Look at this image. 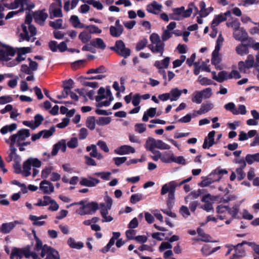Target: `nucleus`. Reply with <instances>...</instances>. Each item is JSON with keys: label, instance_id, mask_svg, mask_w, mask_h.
I'll return each mask as SVG.
<instances>
[{"label": "nucleus", "instance_id": "2", "mask_svg": "<svg viewBox=\"0 0 259 259\" xmlns=\"http://www.w3.org/2000/svg\"><path fill=\"white\" fill-rule=\"evenodd\" d=\"M178 185L176 182L171 181L168 183L164 184L161 189V194L165 195L168 193L167 205L169 208L173 206L175 199V192Z\"/></svg>", "mask_w": 259, "mask_h": 259}, {"label": "nucleus", "instance_id": "52", "mask_svg": "<svg viewBox=\"0 0 259 259\" xmlns=\"http://www.w3.org/2000/svg\"><path fill=\"white\" fill-rule=\"evenodd\" d=\"M106 72V69L103 66H101L99 67L96 69H91L87 72L88 74L91 73H102Z\"/></svg>", "mask_w": 259, "mask_h": 259}, {"label": "nucleus", "instance_id": "53", "mask_svg": "<svg viewBox=\"0 0 259 259\" xmlns=\"http://www.w3.org/2000/svg\"><path fill=\"white\" fill-rule=\"evenodd\" d=\"M73 81L71 79L66 80L63 82V87L65 89V91L70 90L73 88Z\"/></svg>", "mask_w": 259, "mask_h": 259}, {"label": "nucleus", "instance_id": "12", "mask_svg": "<svg viewBox=\"0 0 259 259\" xmlns=\"http://www.w3.org/2000/svg\"><path fill=\"white\" fill-rule=\"evenodd\" d=\"M15 51L12 48L2 47L0 49V59L7 61L14 56Z\"/></svg>", "mask_w": 259, "mask_h": 259}, {"label": "nucleus", "instance_id": "60", "mask_svg": "<svg viewBox=\"0 0 259 259\" xmlns=\"http://www.w3.org/2000/svg\"><path fill=\"white\" fill-rule=\"evenodd\" d=\"M173 33V32H170L166 29L164 30L161 35L162 41H164L167 40L168 39L171 37Z\"/></svg>", "mask_w": 259, "mask_h": 259}, {"label": "nucleus", "instance_id": "29", "mask_svg": "<svg viewBox=\"0 0 259 259\" xmlns=\"http://www.w3.org/2000/svg\"><path fill=\"white\" fill-rule=\"evenodd\" d=\"M67 243L68 245L72 248L80 249L83 247V243L82 242H76L75 240L72 238H69L68 239Z\"/></svg>", "mask_w": 259, "mask_h": 259}, {"label": "nucleus", "instance_id": "59", "mask_svg": "<svg viewBox=\"0 0 259 259\" xmlns=\"http://www.w3.org/2000/svg\"><path fill=\"white\" fill-rule=\"evenodd\" d=\"M88 135V131L87 128L83 127L79 130L78 136L80 140L85 139Z\"/></svg>", "mask_w": 259, "mask_h": 259}, {"label": "nucleus", "instance_id": "55", "mask_svg": "<svg viewBox=\"0 0 259 259\" xmlns=\"http://www.w3.org/2000/svg\"><path fill=\"white\" fill-rule=\"evenodd\" d=\"M211 237L208 234L204 233L200 238L194 239V240L197 241H203L205 242H213L210 239ZM214 242H216L215 241Z\"/></svg>", "mask_w": 259, "mask_h": 259}, {"label": "nucleus", "instance_id": "23", "mask_svg": "<svg viewBox=\"0 0 259 259\" xmlns=\"http://www.w3.org/2000/svg\"><path fill=\"white\" fill-rule=\"evenodd\" d=\"M212 176H213V174L211 173L208 177L205 178L201 182L199 183L198 186L201 187H204L209 185L210 184H212L214 182L219 181L221 179V177H219V178H217L216 179H213L211 178Z\"/></svg>", "mask_w": 259, "mask_h": 259}, {"label": "nucleus", "instance_id": "30", "mask_svg": "<svg viewBox=\"0 0 259 259\" xmlns=\"http://www.w3.org/2000/svg\"><path fill=\"white\" fill-rule=\"evenodd\" d=\"M71 23L75 28H84L85 25L81 23L77 16L72 15L70 19Z\"/></svg>", "mask_w": 259, "mask_h": 259}, {"label": "nucleus", "instance_id": "38", "mask_svg": "<svg viewBox=\"0 0 259 259\" xmlns=\"http://www.w3.org/2000/svg\"><path fill=\"white\" fill-rule=\"evenodd\" d=\"M226 210H228L229 213L232 215L233 218H236L239 211V208L238 205H234L232 208L229 206H226Z\"/></svg>", "mask_w": 259, "mask_h": 259}, {"label": "nucleus", "instance_id": "64", "mask_svg": "<svg viewBox=\"0 0 259 259\" xmlns=\"http://www.w3.org/2000/svg\"><path fill=\"white\" fill-rule=\"evenodd\" d=\"M179 212L183 215L184 217L187 218L189 215H190V211L189 209L187 206L183 205L180 209L179 210Z\"/></svg>", "mask_w": 259, "mask_h": 259}, {"label": "nucleus", "instance_id": "45", "mask_svg": "<svg viewBox=\"0 0 259 259\" xmlns=\"http://www.w3.org/2000/svg\"><path fill=\"white\" fill-rule=\"evenodd\" d=\"M55 132V128L54 126H52L49 130H42L41 131L42 136L44 138H48L52 136L54 133Z\"/></svg>", "mask_w": 259, "mask_h": 259}, {"label": "nucleus", "instance_id": "7", "mask_svg": "<svg viewBox=\"0 0 259 259\" xmlns=\"http://www.w3.org/2000/svg\"><path fill=\"white\" fill-rule=\"evenodd\" d=\"M111 49L125 58L131 55V50L125 47L124 43L121 40H117L115 43V47H111Z\"/></svg>", "mask_w": 259, "mask_h": 259}, {"label": "nucleus", "instance_id": "20", "mask_svg": "<svg viewBox=\"0 0 259 259\" xmlns=\"http://www.w3.org/2000/svg\"><path fill=\"white\" fill-rule=\"evenodd\" d=\"M82 208L85 209V211L88 212V214H92L99 208V205L95 202H88L85 205L82 206Z\"/></svg>", "mask_w": 259, "mask_h": 259}, {"label": "nucleus", "instance_id": "39", "mask_svg": "<svg viewBox=\"0 0 259 259\" xmlns=\"http://www.w3.org/2000/svg\"><path fill=\"white\" fill-rule=\"evenodd\" d=\"M17 128L16 123H12L10 125H6L1 129V132L3 134H6L8 132H12Z\"/></svg>", "mask_w": 259, "mask_h": 259}, {"label": "nucleus", "instance_id": "37", "mask_svg": "<svg viewBox=\"0 0 259 259\" xmlns=\"http://www.w3.org/2000/svg\"><path fill=\"white\" fill-rule=\"evenodd\" d=\"M224 107L226 110L230 111L234 115H238L239 114V111L235 108V105L233 102L226 104Z\"/></svg>", "mask_w": 259, "mask_h": 259}, {"label": "nucleus", "instance_id": "57", "mask_svg": "<svg viewBox=\"0 0 259 259\" xmlns=\"http://www.w3.org/2000/svg\"><path fill=\"white\" fill-rule=\"evenodd\" d=\"M44 118L42 115L40 114H36L34 116V124L35 125V126L37 128L41 124L42 121L44 120Z\"/></svg>", "mask_w": 259, "mask_h": 259}, {"label": "nucleus", "instance_id": "24", "mask_svg": "<svg viewBox=\"0 0 259 259\" xmlns=\"http://www.w3.org/2000/svg\"><path fill=\"white\" fill-rule=\"evenodd\" d=\"M212 73L213 74L212 79L219 82H223L225 80L229 79L228 73L226 71H221L219 72L218 76L215 75V72H212Z\"/></svg>", "mask_w": 259, "mask_h": 259}, {"label": "nucleus", "instance_id": "61", "mask_svg": "<svg viewBox=\"0 0 259 259\" xmlns=\"http://www.w3.org/2000/svg\"><path fill=\"white\" fill-rule=\"evenodd\" d=\"M194 6L193 3H190L189 5V8L187 10L184 11L183 14V17L184 18H187L191 16L192 13V7Z\"/></svg>", "mask_w": 259, "mask_h": 259}, {"label": "nucleus", "instance_id": "16", "mask_svg": "<svg viewBox=\"0 0 259 259\" xmlns=\"http://www.w3.org/2000/svg\"><path fill=\"white\" fill-rule=\"evenodd\" d=\"M27 5V0H14L10 5L9 9H16L20 8L19 12H23L25 10V5Z\"/></svg>", "mask_w": 259, "mask_h": 259}, {"label": "nucleus", "instance_id": "25", "mask_svg": "<svg viewBox=\"0 0 259 259\" xmlns=\"http://www.w3.org/2000/svg\"><path fill=\"white\" fill-rule=\"evenodd\" d=\"M14 145L11 142L10 143V151L8 152L9 155L7 158V160L8 162H10L13 160H16L19 156L16 153L17 149L14 147Z\"/></svg>", "mask_w": 259, "mask_h": 259}, {"label": "nucleus", "instance_id": "10", "mask_svg": "<svg viewBox=\"0 0 259 259\" xmlns=\"http://www.w3.org/2000/svg\"><path fill=\"white\" fill-rule=\"evenodd\" d=\"M31 51L30 47H23L18 49L17 56L15 61L10 62L7 64L8 67H13L16 65L18 63L25 60V55L26 53H29Z\"/></svg>", "mask_w": 259, "mask_h": 259}, {"label": "nucleus", "instance_id": "6", "mask_svg": "<svg viewBox=\"0 0 259 259\" xmlns=\"http://www.w3.org/2000/svg\"><path fill=\"white\" fill-rule=\"evenodd\" d=\"M30 136V131L28 129H22L19 130L17 134L11 136V142L12 144L17 143L18 146L21 145V142L25 140Z\"/></svg>", "mask_w": 259, "mask_h": 259}, {"label": "nucleus", "instance_id": "26", "mask_svg": "<svg viewBox=\"0 0 259 259\" xmlns=\"http://www.w3.org/2000/svg\"><path fill=\"white\" fill-rule=\"evenodd\" d=\"M91 150L92 151L90 153L91 157L97 158L98 159H101L103 158V155L98 152L97 146L95 145H92L90 146L87 147V151L89 152Z\"/></svg>", "mask_w": 259, "mask_h": 259}, {"label": "nucleus", "instance_id": "48", "mask_svg": "<svg viewBox=\"0 0 259 259\" xmlns=\"http://www.w3.org/2000/svg\"><path fill=\"white\" fill-rule=\"evenodd\" d=\"M86 126L91 130L95 128V119L94 117H89L87 119Z\"/></svg>", "mask_w": 259, "mask_h": 259}, {"label": "nucleus", "instance_id": "56", "mask_svg": "<svg viewBox=\"0 0 259 259\" xmlns=\"http://www.w3.org/2000/svg\"><path fill=\"white\" fill-rule=\"evenodd\" d=\"M110 121L109 117H101L97 121V123L99 125H103L109 124Z\"/></svg>", "mask_w": 259, "mask_h": 259}, {"label": "nucleus", "instance_id": "17", "mask_svg": "<svg viewBox=\"0 0 259 259\" xmlns=\"http://www.w3.org/2000/svg\"><path fill=\"white\" fill-rule=\"evenodd\" d=\"M99 183L100 180L92 177H89V179L82 178L80 181V184L81 186L90 187H95Z\"/></svg>", "mask_w": 259, "mask_h": 259}, {"label": "nucleus", "instance_id": "13", "mask_svg": "<svg viewBox=\"0 0 259 259\" xmlns=\"http://www.w3.org/2000/svg\"><path fill=\"white\" fill-rule=\"evenodd\" d=\"M45 10L35 11L33 14L35 21L40 25H43L48 17V14L45 12Z\"/></svg>", "mask_w": 259, "mask_h": 259}, {"label": "nucleus", "instance_id": "19", "mask_svg": "<svg viewBox=\"0 0 259 259\" xmlns=\"http://www.w3.org/2000/svg\"><path fill=\"white\" fill-rule=\"evenodd\" d=\"M115 152L119 155L127 154L130 153H134L135 149L134 147L129 145H123L118 149L115 150Z\"/></svg>", "mask_w": 259, "mask_h": 259}, {"label": "nucleus", "instance_id": "63", "mask_svg": "<svg viewBox=\"0 0 259 259\" xmlns=\"http://www.w3.org/2000/svg\"><path fill=\"white\" fill-rule=\"evenodd\" d=\"M68 146L70 148H75L78 146V141L76 138H72L67 143Z\"/></svg>", "mask_w": 259, "mask_h": 259}, {"label": "nucleus", "instance_id": "35", "mask_svg": "<svg viewBox=\"0 0 259 259\" xmlns=\"http://www.w3.org/2000/svg\"><path fill=\"white\" fill-rule=\"evenodd\" d=\"M227 20V18L222 15L221 13L218 15H216L214 16L212 21L211 22V25H212V27L217 26L219 25L221 22H224Z\"/></svg>", "mask_w": 259, "mask_h": 259}, {"label": "nucleus", "instance_id": "22", "mask_svg": "<svg viewBox=\"0 0 259 259\" xmlns=\"http://www.w3.org/2000/svg\"><path fill=\"white\" fill-rule=\"evenodd\" d=\"M17 224V222L4 223L0 228V231L4 234H8L14 228Z\"/></svg>", "mask_w": 259, "mask_h": 259}, {"label": "nucleus", "instance_id": "3", "mask_svg": "<svg viewBox=\"0 0 259 259\" xmlns=\"http://www.w3.org/2000/svg\"><path fill=\"white\" fill-rule=\"evenodd\" d=\"M150 40L151 44L148 46V48L151 51L156 54H160L162 56L164 51V43L161 40L159 36L155 33L150 35Z\"/></svg>", "mask_w": 259, "mask_h": 259}, {"label": "nucleus", "instance_id": "58", "mask_svg": "<svg viewBox=\"0 0 259 259\" xmlns=\"http://www.w3.org/2000/svg\"><path fill=\"white\" fill-rule=\"evenodd\" d=\"M142 195L140 194H135L132 195L130 201L132 203H136L142 200Z\"/></svg>", "mask_w": 259, "mask_h": 259}, {"label": "nucleus", "instance_id": "42", "mask_svg": "<svg viewBox=\"0 0 259 259\" xmlns=\"http://www.w3.org/2000/svg\"><path fill=\"white\" fill-rule=\"evenodd\" d=\"M98 96L96 98V100L98 102L104 99L107 98L105 93V90L103 87L100 88L98 90Z\"/></svg>", "mask_w": 259, "mask_h": 259}, {"label": "nucleus", "instance_id": "1", "mask_svg": "<svg viewBox=\"0 0 259 259\" xmlns=\"http://www.w3.org/2000/svg\"><path fill=\"white\" fill-rule=\"evenodd\" d=\"M32 21V18L31 15H27L25 18V23L21 25L22 32L20 34V41L25 40L28 41L30 40L31 37L36 34V28L31 24Z\"/></svg>", "mask_w": 259, "mask_h": 259}, {"label": "nucleus", "instance_id": "32", "mask_svg": "<svg viewBox=\"0 0 259 259\" xmlns=\"http://www.w3.org/2000/svg\"><path fill=\"white\" fill-rule=\"evenodd\" d=\"M91 45L96 48L104 49L106 48V45L104 43L102 39L100 38H97L94 40H93L91 42Z\"/></svg>", "mask_w": 259, "mask_h": 259}, {"label": "nucleus", "instance_id": "50", "mask_svg": "<svg viewBox=\"0 0 259 259\" xmlns=\"http://www.w3.org/2000/svg\"><path fill=\"white\" fill-rule=\"evenodd\" d=\"M211 247L208 244L204 245L201 249V251L203 255L206 256L211 254Z\"/></svg>", "mask_w": 259, "mask_h": 259}, {"label": "nucleus", "instance_id": "49", "mask_svg": "<svg viewBox=\"0 0 259 259\" xmlns=\"http://www.w3.org/2000/svg\"><path fill=\"white\" fill-rule=\"evenodd\" d=\"M85 28L88 29L89 31L90 34L91 33H101L102 32V30L99 29L97 26L91 25L85 26Z\"/></svg>", "mask_w": 259, "mask_h": 259}, {"label": "nucleus", "instance_id": "28", "mask_svg": "<svg viewBox=\"0 0 259 259\" xmlns=\"http://www.w3.org/2000/svg\"><path fill=\"white\" fill-rule=\"evenodd\" d=\"M22 249L23 252H24L23 253V255L25 256V257L29 258L30 256H31L33 258V259H40V258L38 257L36 253L34 252H30V246H27L25 248Z\"/></svg>", "mask_w": 259, "mask_h": 259}, {"label": "nucleus", "instance_id": "51", "mask_svg": "<svg viewBox=\"0 0 259 259\" xmlns=\"http://www.w3.org/2000/svg\"><path fill=\"white\" fill-rule=\"evenodd\" d=\"M202 98L204 99H209L212 96V90L210 88H207L201 91Z\"/></svg>", "mask_w": 259, "mask_h": 259}, {"label": "nucleus", "instance_id": "27", "mask_svg": "<svg viewBox=\"0 0 259 259\" xmlns=\"http://www.w3.org/2000/svg\"><path fill=\"white\" fill-rule=\"evenodd\" d=\"M248 44H241L237 46L236 48V51L238 54L243 56L247 54L248 51Z\"/></svg>", "mask_w": 259, "mask_h": 259}, {"label": "nucleus", "instance_id": "31", "mask_svg": "<svg viewBox=\"0 0 259 259\" xmlns=\"http://www.w3.org/2000/svg\"><path fill=\"white\" fill-rule=\"evenodd\" d=\"M23 253L22 248L14 247L12 251L10 258L14 259V257H16L17 259H21L23 256Z\"/></svg>", "mask_w": 259, "mask_h": 259}, {"label": "nucleus", "instance_id": "47", "mask_svg": "<svg viewBox=\"0 0 259 259\" xmlns=\"http://www.w3.org/2000/svg\"><path fill=\"white\" fill-rule=\"evenodd\" d=\"M221 59L219 57V53H212V57L211 59V64L216 66L220 63Z\"/></svg>", "mask_w": 259, "mask_h": 259}, {"label": "nucleus", "instance_id": "43", "mask_svg": "<svg viewBox=\"0 0 259 259\" xmlns=\"http://www.w3.org/2000/svg\"><path fill=\"white\" fill-rule=\"evenodd\" d=\"M63 20L61 19H59L55 21H50L49 25L54 29H62Z\"/></svg>", "mask_w": 259, "mask_h": 259}, {"label": "nucleus", "instance_id": "4", "mask_svg": "<svg viewBox=\"0 0 259 259\" xmlns=\"http://www.w3.org/2000/svg\"><path fill=\"white\" fill-rule=\"evenodd\" d=\"M146 148L150 151L151 152H154L155 148H158L161 150L169 149L170 146L167 144L164 143L160 140H155L152 138H148L147 140L146 144Z\"/></svg>", "mask_w": 259, "mask_h": 259}, {"label": "nucleus", "instance_id": "33", "mask_svg": "<svg viewBox=\"0 0 259 259\" xmlns=\"http://www.w3.org/2000/svg\"><path fill=\"white\" fill-rule=\"evenodd\" d=\"M156 113V108H150L148 110H147V112L144 113L142 120L144 121H147L149 119V117H153Z\"/></svg>", "mask_w": 259, "mask_h": 259}, {"label": "nucleus", "instance_id": "54", "mask_svg": "<svg viewBox=\"0 0 259 259\" xmlns=\"http://www.w3.org/2000/svg\"><path fill=\"white\" fill-rule=\"evenodd\" d=\"M29 219L33 221V225L35 226H42L45 224V221H39L40 219L36 217V215H29Z\"/></svg>", "mask_w": 259, "mask_h": 259}, {"label": "nucleus", "instance_id": "21", "mask_svg": "<svg viewBox=\"0 0 259 259\" xmlns=\"http://www.w3.org/2000/svg\"><path fill=\"white\" fill-rule=\"evenodd\" d=\"M161 8L162 5L158 4L156 1H154L147 6V10L148 12L155 14H157L159 11L161 10Z\"/></svg>", "mask_w": 259, "mask_h": 259}, {"label": "nucleus", "instance_id": "18", "mask_svg": "<svg viewBox=\"0 0 259 259\" xmlns=\"http://www.w3.org/2000/svg\"><path fill=\"white\" fill-rule=\"evenodd\" d=\"M213 108V105L211 103L207 102L206 103H202L201 105L200 108L197 111H195L193 113V115L194 116H196V113L198 115L206 113L211 110Z\"/></svg>", "mask_w": 259, "mask_h": 259}, {"label": "nucleus", "instance_id": "9", "mask_svg": "<svg viewBox=\"0 0 259 259\" xmlns=\"http://www.w3.org/2000/svg\"><path fill=\"white\" fill-rule=\"evenodd\" d=\"M40 256L44 258L46 256L45 259H60L59 252L51 246L45 245L42 250L41 252ZM41 259V258H40Z\"/></svg>", "mask_w": 259, "mask_h": 259}, {"label": "nucleus", "instance_id": "44", "mask_svg": "<svg viewBox=\"0 0 259 259\" xmlns=\"http://www.w3.org/2000/svg\"><path fill=\"white\" fill-rule=\"evenodd\" d=\"M50 198L51 197L48 196H45L43 197V200L39 199L38 202L35 205L38 206H47L50 203Z\"/></svg>", "mask_w": 259, "mask_h": 259}, {"label": "nucleus", "instance_id": "11", "mask_svg": "<svg viewBox=\"0 0 259 259\" xmlns=\"http://www.w3.org/2000/svg\"><path fill=\"white\" fill-rule=\"evenodd\" d=\"M249 243V242L243 241L241 243H238L235 246L231 245V247H233L235 249V253L230 257V259H240L241 258L245 256V251L242 247V246L244 244L248 245Z\"/></svg>", "mask_w": 259, "mask_h": 259}, {"label": "nucleus", "instance_id": "46", "mask_svg": "<svg viewBox=\"0 0 259 259\" xmlns=\"http://www.w3.org/2000/svg\"><path fill=\"white\" fill-rule=\"evenodd\" d=\"M202 96L199 91H197L194 93V96L192 98V101L196 104H200L202 101Z\"/></svg>", "mask_w": 259, "mask_h": 259}, {"label": "nucleus", "instance_id": "5", "mask_svg": "<svg viewBox=\"0 0 259 259\" xmlns=\"http://www.w3.org/2000/svg\"><path fill=\"white\" fill-rule=\"evenodd\" d=\"M41 162L37 158L30 157L25 161L23 165V175L24 177H27L30 175L31 167L33 166L34 167H40Z\"/></svg>", "mask_w": 259, "mask_h": 259}, {"label": "nucleus", "instance_id": "15", "mask_svg": "<svg viewBox=\"0 0 259 259\" xmlns=\"http://www.w3.org/2000/svg\"><path fill=\"white\" fill-rule=\"evenodd\" d=\"M233 37L238 41H245L248 39V34L243 28H240V30L235 31L233 32Z\"/></svg>", "mask_w": 259, "mask_h": 259}, {"label": "nucleus", "instance_id": "62", "mask_svg": "<svg viewBox=\"0 0 259 259\" xmlns=\"http://www.w3.org/2000/svg\"><path fill=\"white\" fill-rule=\"evenodd\" d=\"M135 131L139 133H143L146 131V125L143 123H137L135 125Z\"/></svg>", "mask_w": 259, "mask_h": 259}, {"label": "nucleus", "instance_id": "40", "mask_svg": "<svg viewBox=\"0 0 259 259\" xmlns=\"http://www.w3.org/2000/svg\"><path fill=\"white\" fill-rule=\"evenodd\" d=\"M245 65L247 66V68H251L253 67H255V62L254 56L252 55H249L247 57V59L245 60Z\"/></svg>", "mask_w": 259, "mask_h": 259}, {"label": "nucleus", "instance_id": "14", "mask_svg": "<svg viewBox=\"0 0 259 259\" xmlns=\"http://www.w3.org/2000/svg\"><path fill=\"white\" fill-rule=\"evenodd\" d=\"M39 188L46 194H50L54 191V187L53 184L47 180L41 182Z\"/></svg>", "mask_w": 259, "mask_h": 259}, {"label": "nucleus", "instance_id": "8", "mask_svg": "<svg viewBox=\"0 0 259 259\" xmlns=\"http://www.w3.org/2000/svg\"><path fill=\"white\" fill-rule=\"evenodd\" d=\"M56 3H52L49 8L50 17L53 19L55 17H62V2L61 0H55Z\"/></svg>", "mask_w": 259, "mask_h": 259}, {"label": "nucleus", "instance_id": "36", "mask_svg": "<svg viewBox=\"0 0 259 259\" xmlns=\"http://www.w3.org/2000/svg\"><path fill=\"white\" fill-rule=\"evenodd\" d=\"M78 38L83 43L85 44L91 40V35L89 32L83 31L79 34Z\"/></svg>", "mask_w": 259, "mask_h": 259}, {"label": "nucleus", "instance_id": "34", "mask_svg": "<svg viewBox=\"0 0 259 259\" xmlns=\"http://www.w3.org/2000/svg\"><path fill=\"white\" fill-rule=\"evenodd\" d=\"M123 30L121 28H118L113 26H111L110 27V34L114 37H119L123 33Z\"/></svg>", "mask_w": 259, "mask_h": 259}, {"label": "nucleus", "instance_id": "41", "mask_svg": "<svg viewBox=\"0 0 259 259\" xmlns=\"http://www.w3.org/2000/svg\"><path fill=\"white\" fill-rule=\"evenodd\" d=\"M101 214L103 218L102 222H110L113 221V218L108 214V210H101Z\"/></svg>", "mask_w": 259, "mask_h": 259}]
</instances>
